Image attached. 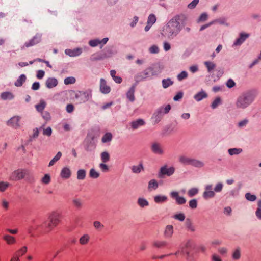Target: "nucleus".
Returning <instances> with one entry per match:
<instances>
[{"instance_id": "f257e3e1", "label": "nucleus", "mask_w": 261, "mask_h": 261, "mask_svg": "<svg viewBox=\"0 0 261 261\" xmlns=\"http://www.w3.org/2000/svg\"><path fill=\"white\" fill-rule=\"evenodd\" d=\"M187 16L184 14L175 15L171 18L163 28L162 34L167 36L169 39H173L181 31L183 27L186 25Z\"/></svg>"}, {"instance_id": "f03ea898", "label": "nucleus", "mask_w": 261, "mask_h": 261, "mask_svg": "<svg viewBox=\"0 0 261 261\" xmlns=\"http://www.w3.org/2000/svg\"><path fill=\"white\" fill-rule=\"evenodd\" d=\"M59 222V215L55 212H53L49 215L48 219L45 221L43 224L32 226L31 229L29 230V233L31 234L32 237H33L34 234L31 233V232L34 230L37 231L40 233H42L43 231L45 232H48L54 227H56Z\"/></svg>"}, {"instance_id": "7ed1b4c3", "label": "nucleus", "mask_w": 261, "mask_h": 261, "mask_svg": "<svg viewBox=\"0 0 261 261\" xmlns=\"http://www.w3.org/2000/svg\"><path fill=\"white\" fill-rule=\"evenodd\" d=\"M257 95L256 89H251L243 92L237 98L236 106L238 109H244L250 105Z\"/></svg>"}, {"instance_id": "20e7f679", "label": "nucleus", "mask_w": 261, "mask_h": 261, "mask_svg": "<svg viewBox=\"0 0 261 261\" xmlns=\"http://www.w3.org/2000/svg\"><path fill=\"white\" fill-rule=\"evenodd\" d=\"M171 109L170 104L167 105L165 108L161 107L159 108L153 113L152 117L155 123H158L163 118L164 114H168Z\"/></svg>"}, {"instance_id": "39448f33", "label": "nucleus", "mask_w": 261, "mask_h": 261, "mask_svg": "<svg viewBox=\"0 0 261 261\" xmlns=\"http://www.w3.org/2000/svg\"><path fill=\"white\" fill-rule=\"evenodd\" d=\"M70 92L75 94V97L79 100L80 103L86 102L92 97V90L90 89L85 91H77L76 92L74 90H71Z\"/></svg>"}, {"instance_id": "423d86ee", "label": "nucleus", "mask_w": 261, "mask_h": 261, "mask_svg": "<svg viewBox=\"0 0 261 261\" xmlns=\"http://www.w3.org/2000/svg\"><path fill=\"white\" fill-rule=\"evenodd\" d=\"M95 138V135L93 133H88L87 134L84 140V149L85 150L91 152L95 149L96 144L94 140Z\"/></svg>"}, {"instance_id": "0eeeda50", "label": "nucleus", "mask_w": 261, "mask_h": 261, "mask_svg": "<svg viewBox=\"0 0 261 261\" xmlns=\"http://www.w3.org/2000/svg\"><path fill=\"white\" fill-rule=\"evenodd\" d=\"M175 170V169L174 167L171 166L168 168L167 165H165L160 168L157 175L158 177L163 179L166 176L169 177L174 174Z\"/></svg>"}, {"instance_id": "6e6552de", "label": "nucleus", "mask_w": 261, "mask_h": 261, "mask_svg": "<svg viewBox=\"0 0 261 261\" xmlns=\"http://www.w3.org/2000/svg\"><path fill=\"white\" fill-rule=\"evenodd\" d=\"M179 161L184 165H192L197 168H200L204 166V163L201 161L185 156H180L179 158Z\"/></svg>"}, {"instance_id": "1a4fd4ad", "label": "nucleus", "mask_w": 261, "mask_h": 261, "mask_svg": "<svg viewBox=\"0 0 261 261\" xmlns=\"http://www.w3.org/2000/svg\"><path fill=\"white\" fill-rule=\"evenodd\" d=\"M26 169H18L14 171L10 176V180L12 181L20 180L25 178Z\"/></svg>"}, {"instance_id": "9d476101", "label": "nucleus", "mask_w": 261, "mask_h": 261, "mask_svg": "<svg viewBox=\"0 0 261 261\" xmlns=\"http://www.w3.org/2000/svg\"><path fill=\"white\" fill-rule=\"evenodd\" d=\"M151 74L150 72L148 67L146 68L142 72H140L136 74L134 76L135 81H137V83H139L141 81L145 80L148 77H150Z\"/></svg>"}, {"instance_id": "9b49d317", "label": "nucleus", "mask_w": 261, "mask_h": 261, "mask_svg": "<svg viewBox=\"0 0 261 261\" xmlns=\"http://www.w3.org/2000/svg\"><path fill=\"white\" fill-rule=\"evenodd\" d=\"M42 40V34L40 33H37L31 39L26 42L24 43V46L21 48L23 49L25 46L27 48L34 46L39 43Z\"/></svg>"}, {"instance_id": "f8f14e48", "label": "nucleus", "mask_w": 261, "mask_h": 261, "mask_svg": "<svg viewBox=\"0 0 261 261\" xmlns=\"http://www.w3.org/2000/svg\"><path fill=\"white\" fill-rule=\"evenodd\" d=\"M164 68L163 65L160 62L153 64L151 66L148 67L152 76H156L161 73Z\"/></svg>"}, {"instance_id": "ddd939ff", "label": "nucleus", "mask_w": 261, "mask_h": 261, "mask_svg": "<svg viewBox=\"0 0 261 261\" xmlns=\"http://www.w3.org/2000/svg\"><path fill=\"white\" fill-rule=\"evenodd\" d=\"M171 197L175 200L178 205H183L186 203V199L183 196H179V193L177 191H172L170 193Z\"/></svg>"}, {"instance_id": "4468645a", "label": "nucleus", "mask_w": 261, "mask_h": 261, "mask_svg": "<svg viewBox=\"0 0 261 261\" xmlns=\"http://www.w3.org/2000/svg\"><path fill=\"white\" fill-rule=\"evenodd\" d=\"M21 117L19 116H14L11 117L9 120L7 121V125L9 126H11L15 129H17L20 127V124L19 123Z\"/></svg>"}, {"instance_id": "2eb2a0df", "label": "nucleus", "mask_w": 261, "mask_h": 261, "mask_svg": "<svg viewBox=\"0 0 261 261\" xmlns=\"http://www.w3.org/2000/svg\"><path fill=\"white\" fill-rule=\"evenodd\" d=\"M177 124V122L175 120L174 122L165 126L163 129L162 135L164 136L175 132Z\"/></svg>"}, {"instance_id": "dca6fc26", "label": "nucleus", "mask_w": 261, "mask_h": 261, "mask_svg": "<svg viewBox=\"0 0 261 261\" xmlns=\"http://www.w3.org/2000/svg\"><path fill=\"white\" fill-rule=\"evenodd\" d=\"M250 36L249 33L245 32H241L239 35V37L234 41L233 45V46H240Z\"/></svg>"}, {"instance_id": "f3484780", "label": "nucleus", "mask_w": 261, "mask_h": 261, "mask_svg": "<svg viewBox=\"0 0 261 261\" xmlns=\"http://www.w3.org/2000/svg\"><path fill=\"white\" fill-rule=\"evenodd\" d=\"M99 90L104 94H108L111 91L110 87L107 85L106 81L103 78H101L100 80Z\"/></svg>"}, {"instance_id": "a211bd4d", "label": "nucleus", "mask_w": 261, "mask_h": 261, "mask_svg": "<svg viewBox=\"0 0 261 261\" xmlns=\"http://www.w3.org/2000/svg\"><path fill=\"white\" fill-rule=\"evenodd\" d=\"M82 53V49L81 48H75L73 49H66L65 50L66 55L71 57H76L80 56Z\"/></svg>"}, {"instance_id": "6ab92c4d", "label": "nucleus", "mask_w": 261, "mask_h": 261, "mask_svg": "<svg viewBox=\"0 0 261 261\" xmlns=\"http://www.w3.org/2000/svg\"><path fill=\"white\" fill-rule=\"evenodd\" d=\"M151 150L155 154H162L164 153L160 144L158 142H154L151 145Z\"/></svg>"}, {"instance_id": "aec40b11", "label": "nucleus", "mask_w": 261, "mask_h": 261, "mask_svg": "<svg viewBox=\"0 0 261 261\" xmlns=\"http://www.w3.org/2000/svg\"><path fill=\"white\" fill-rule=\"evenodd\" d=\"M58 81L55 77H49L45 82V86L47 88L51 89L58 85Z\"/></svg>"}, {"instance_id": "412c9836", "label": "nucleus", "mask_w": 261, "mask_h": 261, "mask_svg": "<svg viewBox=\"0 0 261 261\" xmlns=\"http://www.w3.org/2000/svg\"><path fill=\"white\" fill-rule=\"evenodd\" d=\"M145 123V122L143 119L139 118L131 122L130 126L133 129H136L140 126L144 125Z\"/></svg>"}, {"instance_id": "4be33fe9", "label": "nucleus", "mask_w": 261, "mask_h": 261, "mask_svg": "<svg viewBox=\"0 0 261 261\" xmlns=\"http://www.w3.org/2000/svg\"><path fill=\"white\" fill-rule=\"evenodd\" d=\"M208 97L207 93L203 90L198 92L194 96V99L197 101H200L204 98H206Z\"/></svg>"}, {"instance_id": "5701e85b", "label": "nucleus", "mask_w": 261, "mask_h": 261, "mask_svg": "<svg viewBox=\"0 0 261 261\" xmlns=\"http://www.w3.org/2000/svg\"><path fill=\"white\" fill-rule=\"evenodd\" d=\"M71 175V171L69 168L67 167H64L60 173V176L62 178L64 179H68L70 177Z\"/></svg>"}, {"instance_id": "b1692460", "label": "nucleus", "mask_w": 261, "mask_h": 261, "mask_svg": "<svg viewBox=\"0 0 261 261\" xmlns=\"http://www.w3.org/2000/svg\"><path fill=\"white\" fill-rule=\"evenodd\" d=\"M101 51L105 59L111 57L114 54L112 46L106 47Z\"/></svg>"}, {"instance_id": "393cba45", "label": "nucleus", "mask_w": 261, "mask_h": 261, "mask_svg": "<svg viewBox=\"0 0 261 261\" xmlns=\"http://www.w3.org/2000/svg\"><path fill=\"white\" fill-rule=\"evenodd\" d=\"M105 59V58L103 55L102 51L94 53L92 54L90 58V60L91 61H100L102 60Z\"/></svg>"}, {"instance_id": "a878e982", "label": "nucleus", "mask_w": 261, "mask_h": 261, "mask_svg": "<svg viewBox=\"0 0 261 261\" xmlns=\"http://www.w3.org/2000/svg\"><path fill=\"white\" fill-rule=\"evenodd\" d=\"M27 247L25 246L23 247L21 249L17 251L15 254V256L13 257L11 261H19V256L23 255L27 252Z\"/></svg>"}, {"instance_id": "bb28decb", "label": "nucleus", "mask_w": 261, "mask_h": 261, "mask_svg": "<svg viewBox=\"0 0 261 261\" xmlns=\"http://www.w3.org/2000/svg\"><path fill=\"white\" fill-rule=\"evenodd\" d=\"M14 95L11 92L7 91L1 94V98L4 100H12L14 98Z\"/></svg>"}, {"instance_id": "cd10ccee", "label": "nucleus", "mask_w": 261, "mask_h": 261, "mask_svg": "<svg viewBox=\"0 0 261 261\" xmlns=\"http://www.w3.org/2000/svg\"><path fill=\"white\" fill-rule=\"evenodd\" d=\"M27 77L25 74H21L17 80L14 83V85L16 87H21L22 86L23 83L25 82Z\"/></svg>"}, {"instance_id": "c85d7f7f", "label": "nucleus", "mask_w": 261, "mask_h": 261, "mask_svg": "<svg viewBox=\"0 0 261 261\" xmlns=\"http://www.w3.org/2000/svg\"><path fill=\"white\" fill-rule=\"evenodd\" d=\"M167 200L168 197L165 195H158L154 197V201L156 203H162Z\"/></svg>"}, {"instance_id": "c756f323", "label": "nucleus", "mask_w": 261, "mask_h": 261, "mask_svg": "<svg viewBox=\"0 0 261 261\" xmlns=\"http://www.w3.org/2000/svg\"><path fill=\"white\" fill-rule=\"evenodd\" d=\"M182 248H184L185 250H189L191 251L195 249V245L190 240H189Z\"/></svg>"}, {"instance_id": "7c9ffc66", "label": "nucleus", "mask_w": 261, "mask_h": 261, "mask_svg": "<svg viewBox=\"0 0 261 261\" xmlns=\"http://www.w3.org/2000/svg\"><path fill=\"white\" fill-rule=\"evenodd\" d=\"M25 180L30 183L33 184L35 182V180L33 174H32L28 170H26V174H25Z\"/></svg>"}, {"instance_id": "2f4dec72", "label": "nucleus", "mask_w": 261, "mask_h": 261, "mask_svg": "<svg viewBox=\"0 0 261 261\" xmlns=\"http://www.w3.org/2000/svg\"><path fill=\"white\" fill-rule=\"evenodd\" d=\"M135 90H134V87H130L128 91L126 93V97L129 99V100L131 102H134L135 101V96H134Z\"/></svg>"}, {"instance_id": "473e14b6", "label": "nucleus", "mask_w": 261, "mask_h": 261, "mask_svg": "<svg viewBox=\"0 0 261 261\" xmlns=\"http://www.w3.org/2000/svg\"><path fill=\"white\" fill-rule=\"evenodd\" d=\"M222 101L221 97L217 96L212 102L211 107L213 109H215L218 107L219 105L222 104Z\"/></svg>"}, {"instance_id": "72a5a7b5", "label": "nucleus", "mask_w": 261, "mask_h": 261, "mask_svg": "<svg viewBox=\"0 0 261 261\" xmlns=\"http://www.w3.org/2000/svg\"><path fill=\"white\" fill-rule=\"evenodd\" d=\"M162 83L163 87L164 89H166L169 86L172 85L174 83V82L172 81L170 78H167L162 80Z\"/></svg>"}, {"instance_id": "f704fd0d", "label": "nucleus", "mask_w": 261, "mask_h": 261, "mask_svg": "<svg viewBox=\"0 0 261 261\" xmlns=\"http://www.w3.org/2000/svg\"><path fill=\"white\" fill-rule=\"evenodd\" d=\"M137 204L140 207L143 208L149 205V202L144 198L139 197L137 200Z\"/></svg>"}, {"instance_id": "c9c22d12", "label": "nucleus", "mask_w": 261, "mask_h": 261, "mask_svg": "<svg viewBox=\"0 0 261 261\" xmlns=\"http://www.w3.org/2000/svg\"><path fill=\"white\" fill-rule=\"evenodd\" d=\"M112 134L110 132H108L103 135L101 139V141L103 143H108L112 140Z\"/></svg>"}, {"instance_id": "e433bc0d", "label": "nucleus", "mask_w": 261, "mask_h": 261, "mask_svg": "<svg viewBox=\"0 0 261 261\" xmlns=\"http://www.w3.org/2000/svg\"><path fill=\"white\" fill-rule=\"evenodd\" d=\"M173 232V227L172 225H168L166 226L164 232L166 237L170 238L172 236Z\"/></svg>"}, {"instance_id": "4c0bfd02", "label": "nucleus", "mask_w": 261, "mask_h": 261, "mask_svg": "<svg viewBox=\"0 0 261 261\" xmlns=\"http://www.w3.org/2000/svg\"><path fill=\"white\" fill-rule=\"evenodd\" d=\"M204 64L206 66L207 71L209 73H211L212 71L213 70L216 66L215 63L210 61H205L204 62Z\"/></svg>"}, {"instance_id": "58836bf2", "label": "nucleus", "mask_w": 261, "mask_h": 261, "mask_svg": "<svg viewBox=\"0 0 261 261\" xmlns=\"http://www.w3.org/2000/svg\"><path fill=\"white\" fill-rule=\"evenodd\" d=\"M215 196V193L214 191H205L203 193L202 196L204 199L207 200L209 198H212Z\"/></svg>"}, {"instance_id": "ea45409f", "label": "nucleus", "mask_w": 261, "mask_h": 261, "mask_svg": "<svg viewBox=\"0 0 261 261\" xmlns=\"http://www.w3.org/2000/svg\"><path fill=\"white\" fill-rule=\"evenodd\" d=\"M144 170L143 165L142 162H140L138 166H133L132 168V170L133 173H139L141 170Z\"/></svg>"}, {"instance_id": "a19ab883", "label": "nucleus", "mask_w": 261, "mask_h": 261, "mask_svg": "<svg viewBox=\"0 0 261 261\" xmlns=\"http://www.w3.org/2000/svg\"><path fill=\"white\" fill-rule=\"evenodd\" d=\"M86 171L85 169H80L77 172V179L79 180H83L85 178Z\"/></svg>"}, {"instance_id": "79ce46f5", "label": "nucleus", "mask_w": 261, "mask_h": 261, "mask_svg": "<svg viewBox=\"0 0 261 261\" xmlns=\"http://www.w3.org/2000/svg\"><path fill=\"white\" fill-rule=\"evenodd\" d=\"M62 153L59 151L57 154L50 160L48 166L50 167L53 166L56 162H57L61 157Z\"/></svg>"}, {"instance_id": "37998d69", "label": "nucleus", "mask_w": 261, "mask_h": 261, "mask_svg": "<svg viewBox=\"0 0 261 261\" xmlns=\"http://www.w3.org/2000/svg\"><path fill=\"white\" fill-rule=\"evenodd\" d=\"M101 160L103 163H107L110 160V155L108 152L103 151L100 154Z\"/></svg>"}, {"instance_id": "c03bdc74", "label": "nucleus", "mask_w": 261, "mask_h": 261, "mask_svg": "<svg viewBox=\"0 0 261 261\" xmlns=\"http://www.w3.org/2000/svg\"><path fill=\"white\" fill-rule=\"evenodd\" d=\"M159 187V184L158 181L154 179L150 180L148 182V189L150 190V189H153L154 190L156 189Z\"/></svg>"}, {"instance_id": "a18cd8bd", "label": "nucleus", "mask_w": 261, "mask_h": 261, "mask_svg": "<svg viewBox=\"0 0 261 261\" xmlns=\"http://www.w3.org/2000/svg\"><path fill=\"white\" fill-rule=\"evenodd\" d=\"M243 151L242 148H232L228 150V153L230 155H238Z\"/></svg>"}, {"instance_id": "49530a36", "label": "nucleus", "mask_w": 261, "mask_h": 261, "mask_svg": "<svg viewBox=\"0 0 261 261\" xmlns=\"http://www.w3.org/2000/svg\"><path fill=\"white\" fill-rule=\"evenodd\" d=\"M46 106V102L43 100H41L38 104L35 105V108L38 112H42Z\"/></svg>"}, {"instance_id": "de8ad7c7", "label": "nucleus", "mask_w": 261, "mask_h": 261, "mask_svg": "<svg viewBox=\"0 0 261 261\" xmlns=\"http://www.w3.org/2000/svg\"><path fill=\"white\" fill-rule=\"evenodd\" d=\"M100 174L95 169L92 168L89 171V177L91 178L96 179L99 177Z\"/></svg>"}, {"instance_id": "09e8293b", "label": "nucleus", "mask_w": 261, "mask_h": 261, "mask_svg": "<svg viewBox=\"0 0 261 261\" xmlns=\"http://www.w3.org/2000/svg\"><path fill=\"white\" fill-rule=\"evenodd\" d=\"M208 18V14L206 12H203L199 16L197 20V23L205 21Z\"/></svg>"}, {"instance_id": "8fccbe9b", "label": "nucleus", "mask_w": 261, "mask_h": 261, "mask_svg": "<svg viewBox=\"0 0 261 261\" xmlns=\"http://www.w3.org/2000/svg\"><path fill=\"white\" fill-rule=\"evenodd\" d=\"M173 217L177 220H179V221L182 222L185 219V215L183 213H178L176 214H175Z\"/></svg>"}, {"instance_id": "3c124183", "label": "nucleus", "mask_w": 261, "mask_h": 261, "mask_svg": "<svg viewBox=\"0 0 261 261\" xmlns=\"http://www.w3.org/2000/svg\"><path fill=\"white\" fill-rule=\"evenodd\" d=\"M4 239L9 244H13L15 242V239L14 237L11 236L10 235H8V234L5 235L4 236Z\"/></svg>"}, {"instance_id": "603ef678", "label": "nucleus", "mask_w": 261, "mask_h": 261, "mask_svg": "<svg viewBox=\"0 0 261 261\" xmlns=\"http://www.w3.org/2000/svg\"><path fill=\"white\" fill-rule=\"evenodd\" d=\"M156 20V16L153 14H150L147 18V23L150 24L151 25H153Z\"/></svg>"}, {"instance_id": "864d4df0", "label": "nucleus", "mask_w": 261, "mask_h": 261, "mask_svg": "<svg viewBox=\"0 0 261 261\" xmlns=\"http://www.w3.org/2000/svg\"><path fill=\"white\" fill-rule=\"evenodd\" d=\"M185 225L186 227L192 232L195 231V228L192 225V222L189 218H187L185 222Z\"/></svg>"}, {"instance_id": "5fc2aeb1", "label": "nucleus", "mask_w": 261, "mask_h": 261, "mask_svg": "<svg viewBox=\"0 0 261 261\" xmlns=\"http://www.w3.org/2000/svg\"><path fill=\"white\" fill-rule=\"evenodd\" d=\"M199 190L197 188H192L188 191V195L189 197H192L197 195Z\"/></svg>"}, {"instance_id": "6e6d98bb", "label": "nucleus", "mask_w": 261, "mask_h": 261, "mask_svg": "<svg viewBox=\"0 0 261 261\" xmlns=\"http://www.w3.org/2000/svg\"><path fill=\"white\" fill-rule=\"evenodd\" d=\"M188 76V73L186 71H182L180 73H179L177 76V79L179 81H181L184 79L187 78Z\"/></svg>"}, {"instance_id": "4d7b16f0", "label": "nucleus", "mask_w": 261, "mask_h": 261, "mask_svg": "<svg viewBox=\"0 0 261 261\" xmlns=\"http://www.w3.org/2000/svg\"><path fill=\"white\" fill-rule=\"evenodd\" d=\"M245 198L249 201H254L256 199V195L252 194L249 192L246 193L245 195Z\"/></svg>"}, {"instance_id": "13d9d810", "label": "nucleus", "mask_w": 261, "mask_h": 261, "mask_svg": "<svg viewBox=\"0 0 261 261\" xmlns=\"http://www.w3.org/2000/svg\"><path fill=\"white\" fill-rule=\"evenodd\" d=\"M76 79L75 77L73 76H69L65 78L64 79V84L66 85L73 84L75 83Z\"/></svg>"}, {"instance_id": "bf43d9fd", "label": "nucleus", "mask_w": 261, "mask_h": 261, "mask_svg": "<svg viewBox=\"0 0 261 261\" xmlns=\"http://www.w3.org/2000/svg\"><path fill=\"white\" fill-rule=\"evenodd\" d=\"M241 253H240V248L238 247L236 249V250L233 251L232 253V258L234 260H238L240 258Z\"/></svg>"}, {"instance_id": "052dcab7", "label": "nucleus", "mask_w": 261, "mask_h": 261, "mask_svg": "<svg viewBox=\"0 0 261 261\" xmlns=\"http://www.w3.org/2000/svg\"><path fill=\"white\" fill-rule=\"evenodd\" d=\"M167 244V243L165 241H155L153 243V246L160 248L166 246Z\"/></svg>"}, {"instance_id": "680f3d73", "label": "nucleus", "mask_w": 261, "mask_h": 261, "mask_svg": "<svg viewBox=\"0 0 261 261\" xmlns=\"http://www.w3.org/2000/svg\"><path fill=\"white\" fill-rule=\"evenodd\" d=\"M41 182L45 185L48 184L50 182V176L49 174H44L41 180Z\"/></svg>"}, {"instance_id": "e2e57ef3", "label": "nucleus", "mask_w": 261, "mask_h": 261, "mask_svg": "<svg viewBox=\"0 0 261 261\" xmlns=\"http://www.w3.org/2000/svg\"><path fill=\"white\" fill-rule=\"evenodd\" d=\"M198 202L197 199H193L189 201V207L191 209H195L197 207Z\"/></svg>"}, {"instance_id": "0e129e2a", "label": "nucleus", "mask_w": 261, "mask_h": 261, "mask_svg": "<svg viewBox=\"0 0 261 261\" xmlns=\"http://www.w3.org/2000/svg\"><path fill=\"white\" fill-rule=\"evenodd\" d=\"M89 45L91 47H96L98 45H100V40L99 39H95L89 40Z\"/></svg>"}, {"instance_id": "69168bd1", "label": "nucleus", "mask_w": 261, "mask_h": 261, "mask_svg": "<svg viewBox=\"0 0 261 261\" xmlns=\"http://www.w3.org/2000/svg\"><path fill=\"white\" fill-rule=\"evenodd\" d=\"M89 240V237L88 234H84L82 236L80 239V243L82 245L86 244L88 243Z\"/></svg>"}, {"instance_id": "338daca9", "label": "nucleus", "mask_w": 261, "mask_h": 261, "mask_svg": "<svg viewBox=\"0 0 261 261\" xmlns=\"http://www.w3.org/2000/svg\"><path fill=\"white\" fill-rule=\"evenodd\" d=\"M10 185L9 183L7 182L0 181V191L4 192Z\"/></svg>"}, {"instance_id": "774afa93", "label": "nucleus", "mask_w": 261, "mask_h": 261, "mask_svg": "<svg viewBox=\"0 0 261 261\" xmlns=\"http://www.w3.org/2000/svg\"><path fill=\"white\" fill-rule=\"evenodd\" d=\"M226 86L228 88H232L236 86V83L232 79H229L226 83Z\"/></svg>"}]
</instances>
